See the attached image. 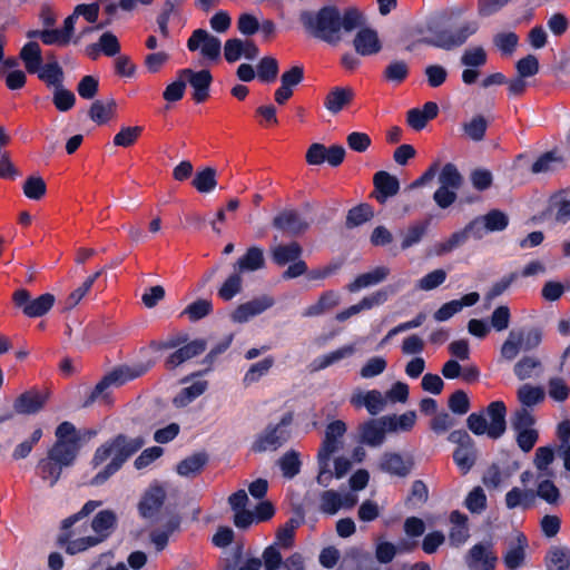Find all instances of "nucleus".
I'll list each match as a JSON object with an SVG mask.
<instances>
[{"label":"nucleus","instance_id":"nucleus-1","mask_svg":"<svg viewBox=\"0 0 570 570\" xmlns=\"http://www.w3.org/2000/svg\"><path fill=\"white\" fill-rule=\"evenodd\" d=\"M299 21L309 36L335 46L342 40V30L351 32L357 29L365 23V17L355 7L341 13L337 7L326 6L317 11H302Z\"/></svg>","mask_w":570,"mask_h":570},{"label":"nucleus","instance_id":"nucleus-2","mask_svg":"<svg viewBox=\"0 0 570 570\" xmlns=\"http://www.w3.org/2000/svg\"><path fill=\"white\" fill-rule=\"evenodd\" d=\"M145 444L146 439L141 434L128 435L126 433H118L105 441L96 449L91 464L94 468H97L108 459H110V461L92 478L91 484L100 485L106 482L111 475L118 472L132 455L139 452Z\"/></svg>","mask_w":570,"mask_h":570},{"label":"nucleus","instance_id":"nucleus-3","mask_svg":"<svg viewBox=\"0 0 570 570\" xmlns=\"http://www.w3.org/2000/svg\"><path fill=\"white\" fill-rule=\"evenodd\" d=\"M55 435V444L37 464V474L50 487L58 482L62 470L71 466L78 456L76 426L71 422L60 423Z\"/></svg>","mask_w":570,"mask_h":570},{"label":"nucleus","instance_id":"nucleus-4","mask_svg":"<svg viewBox=\"0 0 570 570\" xmlns=\"http://www.w3.org/2000/svg\"><path fill=\"white\" fill-rule=\"evenodd\" d=\"M117 523V517L111 510H102L98 512L91 521V529L94 535H88L86 539L76 541L70 547L72 552H83L92 547L105 541L114 531Z\"/></svg>","mask_w":570,"mask_h":570},{"label":"nucleus","instance_id":"nucleus-5","mask_svg":"<svg viewBox=\"0 0 570 570\" xmlns=\"http://www.w3.org/2000/svg\"><path fill=\"white\" fill-rule=\"evenodd\" d=\"M534 424L535 417L528 409H518L511 419L517 444L525 453L534 448L539 439V432L534 429Z\"/></svg>","mask_w":570,"mask_h":570},{"label":"nucleus","instance_id":"nucleus-6","mask_svg":"<svg viewBox=\"0 0 570 570\" xmlns=\"http://www.w3.org/2000/svg\"><path fill=\"white\" fill-rule=\"evenodd\" d=\"M479 29V23L475 20L466 21L454 30H441L435 32L432 37H426L421 40L422 43L451 50L455 47L462 46L472 35Z\"/></svg>","mask_w":570,"mask_h":570},{"label":"nucleus","instance_id":"nucleus-7","mask_svg":"<svg viewBox=\"0 0 570 570\" xmlns=\"http://www.w3.org/2000/svg\"><path fill=\"white\" fill-rule=\"evenodd\" d=\"M145 372L146 370L141 366L135 368L129 366H119L112 370L96 384L86 404H90L98 399H106L108 396V390L110 387L121 386L128 381L139 377Z\"/></svg>","mask_w":570,"mask_h":570},{"label":"nucleus","instance_id":"nucleus-8","mask_svg":"<svg viewBox=\"0 0 570 570\" xmlns=\"http://www.w3.org/2000/svg\"><path fill=\"white\" fill-rule=\"evenodd\" d=\"M292 422L293 413L288 412L282 417L278 424L268 425L254 442L253 450L255 452L277 450L284 442L287 441L289 436L287 428L292 424Z\"/></svg>","mask_w":570,"mask_h":570},{"label":"nucleus","instance_id":"nucleus-9","mask_svg":"<svg viewBox=\"0 0 570 570\" xmlns=\"http://www.w3.org/2000/svg\"><path fill=\"white\" fill-rule=\"evenodd\" d=\"M12 301L17 307L22 309L26 316L40 317L52 308L55 296L46 293L31 299L30 293L24 288H20L13 293Z\"/></svg>","mask_w":570,"mask_h":570},{"label":"nucleus","instance_id":"nucleus-10","mask_svg":"<svg viewBox=\"0 0 570 570\" xmlns=\"http://www.w3.org/2000/svg\"><path fill=\"white\" fill-rule=\"evenodd\" d=\"M509 225V216L500 209H491L485 215L475 217L469 223L472 238L481 239L487 233L502 232Z\"/></svg>","mask_w":570,"mask_h":570},{"label":"nucleus","instance_id":"nucleus-11","mask_svg":"<svg viewBox=\"0 0 570 570\" xmlns=\"http://www.w3.org/2000/svg\"><path fill=\"white\" fill-rule=\"evenodd\" d=\"M262 560L265 570H305L304 558L299 552H294L283 559L276 546L265 548Z\"/></svg>","mask_w":570,"mask_h":570},{"label":"nucleus","instance_id":"nucleus-12","mask_svg":"<svg viewBox=\"0 0 570 570\" xmlns=\"http://www.w3.org/2000/svg\"><path fill=\"white\" fill-rule=\"evenodd\" d=\"M187 48L190 51L200 49L204 58L216 60L220 56L222 43L217 37L210 35L207 30L196 29L187 41Z\"/></svg>","mask_w":570,"mask_h":570},{"label":"nucleus","instance_id":"nucleus-13","mask_svg":"<svg viewBox=\"0 0 570 570\" xmlns=\"http://www.w3.org/2000/svg\"><path fill=\"white\" fill-rule=\"evenodd\" d=\"M498 556L492 543H476L468 552L465 563L470 570H494Z\"/></svg>","mask_w":570,"mask_h":570},{"label":"nucleus","instance_id":"nucleus-14","mask_svg":"<svg viewBox=\"0 0 570 570\" xmlns=\"http://www.w3.org/2000/svg\"><path fill=\"white\" fill-rule=\"evenodd\" d=\"M178 77L184 78L194 89L193 100L197 104L206 101L209 97V87L213 81L209 70L195 71L186 68L178 71Z\"/></svg>","mask_w":570,"mask_h":570},{"label":"nucleus","instance_id":"nucleus-15","mask_svg":"<svg viewBox=\"0 0 570 570\" xmlns=\"http://www.w3.org/2000/svg\"><path fill=\"white\" fill-rule=\"evenodd\" d=\"M387 432L385 416L371 419L358 425L360 442L372 448L381 446Z\"/></svg>","mask_w":570,"mask_h":570},{"label":"nucleus","instance_id":"nucleus-16","mask_svg":"<svg viewBox=\"0 0 570 570\" xmlns=\"http://www.w3.org/2000/svg\"><path fill=\"white\" fill-rule=\"evenodd\" d=\"M358 28L360 29L353 39V46L356 53L363 57H368L381 52L383 43L380 39L379 32L373 28L365 27V23Z\"/></svg>","mask_w":570,"mask_h":570},{"label":"nucleus","instance_id":"nucleus-17","mask_svg":"<svg viewBox=\"0 0 570 570\" xmlns=\"http://www.w3.org/2000/svg\"><path fill=\"white\" fill-rule=\"evenodd\" d=\"M275 304V299L269 295L255 297L246 303L238 305L232 313L230 318L235 323H245L250 317L262 314Z\"/></svg>","mask_w":570,"mask_h":570},{"label":"nucleus","instance_id":"nucleus-18","mask_svg":"<svg viewBox=\"0 0 570 570\" xmlns=\"http://www.w3.org/2000/svg\"><path fill=\"white\" fill-rule=\"evenodd\" d=\"M166 499V490L159 483L155 482L145 491L138 504L141 517L153 518L161 509Z\"/></svg>","mask_w":570,"mask_h":570},{"label":"nucleus","instance_id":"nucleus-19","mask_svg":"<svg viewBox=\"0 0 570 570\" xmlns=\"http://www.w3.org/2000/svg\"><path fill=\"white\" fill-rule=\"evenodd\" d=\"M528 539L524 534L519 533L515 539L508 542L505 552L503 553V563L508 570H518L525 563Z\"/></svg>","mask_w":570,"mask_h":570},{"label":"nucleus","instance_id":"nucleus-20","mask_svg":"<svg viewBox=\"0 0 570 570\" xmlns=\"http://www.w3.org/2000/svg\"><path fill=\"white\" fill-rule=\"evenodd\" d=\"M207 344L205 340H194L168 355L165 360V367L167 370H174L186 361L204 353Z\"/></svg>","mask_w":570,"mask_h":570},{"label":"nucleus","instance_id":"nucleus-21","mask_svg":"<svg viewBox=\"0 0 570 570\" xmlns=\"http://www.w3.org/2000/svg\"><path fill=\"white\" fill-rule=\"evenodd\" d=\"M355 98L352 87H333L324 98V107L333 115H337L348 107Z\"/></svg>","mask_w":570,"mask_h":570},{"label":"nucleus","instance_id":"nucleus-22","mask_svg":"<svg viewBox=\"0 0 570 570\" xmlns=\"http://www.w3.org/2000/svg\"><path fill=\"white\" fill-rule=\"evenodd\" d=\"M351 404L355 407L364 406L371 415H376L385 409L387 399L381 391L371 390L353 394Z\"/></svg>","mask_w":570,"mask_h":570},{"label":"nucleus","instance_id":"nucleus-23","mask_svg":"<svg viewBox=\"0 0 570 570\" xmlns=\"http://www.w3.org/2000/svg\"><path fill=\"white\" fill-rule=\"evenodd\" d=\"M490 422L489 438L497 440L503 435L507 429V406L502 401L491 402L485 410Z\"/></svg>","mask_w":570,"mask_h":570},{"label":"nucleus","instance_id":"nucleus-24","mask_svg":"<svg viewBox=\"0 0 570 570\" xmlns=\"http://www.w3.org/2000/svg\"><path fill=\"white\" fill-rule=\"evenodd\" d=\"M412 465L413 462L410 459L405 460L395 452H385L380 460L379 468L382 472L404 478L411 472Z\"/></svg>","mask_w":570,"mask_h":570},{"label":"nucleus","instance_id":"nucleus-25","mask_svg":"<svg viewBox=\"0 0 570 570\" xmlns=\"http://www.w3.org/2000/svg\"><path fill=\"white\" fill-rule=\"evenodd\" d=\"M87 521L72 522L68 527H65V520L62 521L60 533L57 537V544L65 548L68 554H77L78 552L70 551V547L73 542L86 539Z\"/></svg>","mask_w":570,"mask_h":570},{"label":"nucleus","instance_id":"nucleus-26","mask_svg":"<svg viewBox=\"0 0 570 570\" xmlns=\"http://www.w3.org/2000/svg\"><path fill=\"white\" fill-rule=\"evenodd\" d=\"M273 226L285 234L298 235L307 229V223L295 210H284L273 219Z\"/></svg>","mask_w":570,"mask_h":570},{"label":"nucleus","instance_id":"nucleus-27","mask_svg":"<svg viewBox=\"0 0 570 570\" xmlns=\"http://www.w3.org/2000/svg\"><path fill=\"white\" fill-rule=\"evenodd\" d=\"M341 304V296L340 294L334 289H328L323 292L318 299L306 307L302 315L304 317H316L324 315L331 311H333L335 307H337Z\"/></svg>","mask_w":570,"mask_h":570},{"label":"nucleus","instance_id":"nucleus-28","mask_svg":"<svg viewBox=\"0 0 570 570\" xmlns=\"http://www.w3.org/2000/svg\"><path fill=\"white\" fill-rule=\"evenodd\" d=\"M546 215L561 224L570 220V197L566 190H560L550 197Z\"/></svg>","mask_w":570,"mask_h":570},{"label":"nucleus","instance_id":"nucleus-29","mask_svg":"<svg viewBox=\"0 0 570 570\" xmlns=\"http://www.w3.org/2000/svg\"><path fill=\"white\" fill-rule=\"evenodd\" d=\"M373 184L377 191L376 200L381 204L385 203L389 197L399 193L400 183L395 176L387 171H377L373 177Z\"/></svg>","mask_w":570,"mask_h":570},{"label":"nucleus","instance_id":"nucleus-30","mask_svg":"<svg viewBox=\"0 0 570 570\" xmlns=\"http://www.w3.org/2000/svg\"><path fill=\"white\" fill-rule=\"evenodd\" d=\"M480 299L476 292L465 294L461 299H453L443 304L435 313L434 318L438 322H444L451 318L454 314L459 313L464 306H473Z\"/></svg>","mask_w":570,"mask_h":570},{"label":"nucleus","instance_id":"nucleus-31","mask_svg":"<svg viewBox=\"0 0 570 570\" xmlns=\"http://www.w3.org/2000/svg\"><path fill=\"white\" fill-rule=\"evenodd\" d=\"M504 501L510 510L517 508L529 510L535 505L537 494L532 489L514 487L505 494Z\"/></svg>","mask_w":570,"mask_h":570},{"label":"nucleus","instance_id":"nucleus-32","mask_svg":"<svg viewBox=\"0 0 570 570\" xmlns=\"http://www.w3.org/2000/svg\"><path fill=\"white\" fill-rule=\"evenodd\" d=\"M390 274V268L385 266L375 267L368 273L358 275L354 282L350 283L346 288L351 293L358 292L362 288L376 285L383 282Z\"/></svg>","mask_w":570,"mask_h":570},{"label":"nucleus","instance_id":"nucleus-33","mask_svg":"<svg viewBox=\"0 0 570 570\" xmlns=\"http://www.w3.org/2000/svg\"><path fill=\"white\" fill-rule=\"evenodd\" d=\"M416 547H417V541H415V540L411 541V542L402 541V542H400L399 548L395 544H393L392 542L384 541L376 546L375 557L379 562L389 563L394 559L397 551L399 552H410V551L414 550Z\"/></svg>","mask_w":570,"mask_h":570},{"label":"nucleus","instance_id":"nucleus-34","mask_svg":"<svg viewBox=\"0 0 570 570\" xmlns=\"http://www.w3.org/2000/svg\"><path fill=\"white\" fill-rule=\"evenodd\" d=\"M19 58L23 61L26 70L33 75L42 65L41 48L38 42L29 41L20 50Z\"/></svg>","mask_w":570,"mask_h":570},{"label":"nucleus","instance_id":"nucleus-35","mask_svg":"<svg viewBox=\"0 0 570 570\" xmlns=\"http://www.w3.org/2000/svg\"><path fill=\"white\" fill-rule=\"evenodd\" d=\"M566 167L564 158L557 151L551 150L541 155L531 166L533 174L556 171Z\"/></svg>","mask_w":570,"mask_h":570},{"label":"nucleus","instance_id":"nucleus-36","mask_svg":"<svg viewBox=\"0 0 570 570\" xmlns=\"http://www.w3.org/2000/svg\"><path fill=\"white\" fill-rule=\"evenodd\" d=\"M517 399L521 404L520 409H528L542 403L546 399V392L542 386L523 384L517 391Z\"/></svg>","mask_w":570,"mask_h":570},{"label":"nucleus","instance_id":"nucleus-37","mask_svg":"<svg viewBox=\"0 0 570 570\" xmlns=\"http://www.w3.org/2000/svg\"><path fill=\"white\" fill-rule=\"evenodd\" d=\"M265 265V258L263 249L257 246H252L247 249L236 263L235 268L242 272H254L263 268Z\"/></svg>","mask_w":570,"mask_h":570},{"label":"nucleus","instance_id":"nucleus-38","mask_svg":"<svg viewBox=\"0 0 570 570\" xmlns=\"http://www.w3.org/2000/svg\"><path fill=\"white\" fill-rule=\"evenodd\" d=\"M45 397L35 391L21 394L14 402V410L21 414H32L41 410L45 405Z\"/></svg>","mask_w":570,"mask_h":570},{"label":"nucleus","instance_id":"nucleus-39","mask_svg":"<svg viewBox=\"0 0 570 570\" xmlns=\"http://www.w3.org/2000/svg\"><path fill=\"white\" fill-rule=\"evenodd\" d=\"M302 255V247L297 242L277 245L272 249V258L278 266L295 262Z\"/></svg>","mask_w":570,"mask_h":570},{"label":"nucleus","instance_id":"nucleus-40","mask_svg":"<svg viewBox=\"0 0 570 570\" xmlns=\"http://www.w3.org/2000/svg\"><path fill=\"white\" fill-rule=\"evenodd\" d=\"M116 108L117 105L114 99L96 100L90 107L89 117L96 124L104 125L116 116Z\"/></svg>","mask_w":570,"mask_h":570},{"label":"nucleus","instance_id":"nucleus-41","mask_svg":"<svg viewBox=\"0 0 570 570\" xmlns=\"http://www.w3.org/2000/svg\"><path fill=\"white\" fill-rule=\"evenodd\" d=\"M355 353L354 345L342 346L328 354L315 358L312 363V371L317 372L324 370L345 357H350Z\"/></svg>","mask_w":570,"mask_h":570},{"label":"nucleus","instance_id":"nucleus-42","mask_svg":"<svg viewBox=\"0 0 570 570\" xmlns=\"http://www.w3.org/2000/svg\"><path fill=\"white\" fill-rule=\"evenodd\" d=\"M208 387V382L205 380L195 381L191 385L184 387L180 392L174 397V404L177 407L187 406L198 396H200Z\"/></svg>","mask_w":570,"mask_h":570},{"label":"nucleus","instance_id":"nucleus-43","mask_svg":"<svg viewBox=\"0 0 570 570\" xmlns=\"http://www.w3.org/2000/svg\"><path fill=\"white\" fill-rule=\"evenodd\" d=\"M523 340L524 331H511L501 346V357L505 361L514 360L522 350Z\"/></svg>","mask_w":570,"mask_h":570},{"label":"nucleus","instance_id":"nucleus-44","mask_svg":"<svg viewBox=\"0 0 570 570\" xmlns=\"http://www.w3.org/2000/svg\"><path fill=\"white\" fill-rule=\"evenodd\" d=\"M299 527V521L296 519L287 520L283 525H281L276 531V542L273 546H276L278 550L282 549H291L295 542V532Z\"/></svg>","mask_w":570,"mask_h":570},{"label":"nucleus","instance_id":"nucleus-45","mask_svg":"<svg viewBox=\"0 0 570 570\" xmlns=\"http://www.w3.org/2000/svg\"><path fill=\"white\" fill-rule=\"evenodd\" d=\"M470 237L472 230H469V224L461 230L453 233L448 239L435 245V254L442 256L463 245Z\"/></svg>","mask_w":570,"mask_h":570},{"label":"nucleus","instance_id":"nucleus-46","mask_svg":"<svg viewBox=\"0 0 570 570\" xmlns=\"http://www.w3.org/2000/svg\"><path fill=\"white\" fill-rule=\"evenodd\" d=\"M541 361L534 356H523L520 358L513 367L514 375L520 380L524 381L541 371Z\"/></svg>","mask_w":570,"mask_h":570},{"label":"nucleus","instance_id":"nucleus-47","mask_svg":"<svg viewBox=\"0 0 570 570\" xmlns=\"http://www.w3.org/2000/svg\"><path fill=\"white\" fill-rule=\"evenodd\" d=\"M179 520L170 519L164 529H155L150 532V541L157 551H163L168 544L169 537L179 528Z\"/></svg>","mask_w":570,"mask_h":570},{"label":"nucleus","instance_id":"nucleus-48","mask_svg":"<svg viewBox=\"0 0 570 570\" xmlns=\"http://www.w3.org/2000/svg\"><path fill=\"white\" fill-rule=\"evenodd\" d=\"M386 423H387V430L390 433L399 432V431H411L415 424L416 421V414L414 411L405 412L401 415H384Z\"/></svg>","mask_w":570,"mask_h":570},{"label":"nucleus","instance_id":"nucleus-49","mask_svg":"<svg viewBox=\"0 0 570 570\" xmlns=\"http://www.w3.org/2000/svg\"><path fill=\"white\" fill-rule=\"evenodd\" d=\"M191 185L197 191L203 194L213 191L217 185L216 169L206 167L197 171Z\"/></svg>","mask_w":570,"mask_h":570},{"label":"nucleus","instance_id":"nucleus-50","mask_svg":"<svg viewBox=\"0 0 570 570\" xmlns=\"http://www.w3.org/2000/svg\"><path fill=\"white\" fill-rule=\"evenodd\" d=\"M207 462V455L204 453L193 454L177 465L178 474L183 476H194L203 470Z\"/></svg>","mask_w":570,"mask_h":570},{"label":"nucleus","instance_id":"nucleus-51","mask_svg":"<svg viewBox=\"0 0 570 570\" xmlns=\"http://www.w3.org/2000/svg\"><path fill=\"white\" fill-rule=\"evenodd\" d=\"M488 121L482 115H475L469 121H465L462 125V129L466 137H469L473 141H481L485 137V132L488 129Z\"/></svg>","mask_w":570,"mask_h":570},{"label":"nucleus","instance_id":"nucleus-52","mask_svg":"<svg viewBox=\"0 0 570 570\" xmlns=\"http://www.w3.org/2000/svg\"><path fill=\"white\" fill-rule=\"evenodd\" d=\"M439 183L441 187L458 190L463 184V177L454 164L448 163L441 169Z\"/></svg>","mask_w":570,"mask_h":570},{"label":"nucleus","instance_id":"nucleus-53","mask_svg":"<svg viewBox=\"0 0 570 570\" xmlns=\"http://www.w3.org/2000/svg\"><path fill=\"white\" fill-rule=\"evenodd\" d=\"M213 312V303L206 298H199L189 305L181 312V316H187L190 322H197Z\"/></svg>","mask_w":570,"mask_h":570},{"label":"nucleus","instance_id":"nucleus-54","mask_svg":"<svg viewBox=\"0 0 570 570\" xmlns=\"http://www.w3.org/2000/svg\"><path fill=\"white\" fill-rule=\"evenodd\" d=\"M428 227H429L428 220L415 222V223L411 224L407 227L406 232L404 233V236H403V239L401 243V248L407 249V248L419 244L422 240V238L424 237V235L426 234Z\"/></svg>","mask_w":570,"mask_h":570},{"label":"nucleus","instance_id":"nucleus-55","mask_svg":"<svg viewBox=\"0 0 570 570\" xmlns=\"http://www.w3.org/2000/svg\"><path fill=\"white\" fill-rule=\"evenodd\" d=\"M410 73L409 65L403 60L391 61L383 71V78L389 82L402 83Z\"/></svg>","mask_w":570,"mask_h":570},{"label":"nucleus","instance_id":"nucleus-56","mask_svg":"<svg viewBox=\"0 0 570 570\" xmlns=\"http://www.w3.org/2000/svg\"><path fill=\"white\" fill-rule=\"evenodd\" d=\"M475 459L476 455L473 445L458 446L453 452V460L463 475L472 469Z\"/></svg>","mask_w":570,"mask_h":570},{"label":"nucleus","instance_id":"nucleus-57","mask_svg":"<svg viewBox=\"0 0 570 570\" xmlns=\"http://www.w3.org/2000/svg\"><path fill=\"white\" fill-rule=\"evenodd\" d=\"M274 365V357L267 356L264 360L250 365L245 373L243 382L245 385H250L257 382L262 376L266 375Z\"/></svg>","mask_w":570,"mask_h":570},{"label":"nucleus","instance_id":"nucleus-58","mask_svg":"<svg viewBox=\"0 0 570 570\" xmlns=\"http://www.w3.org/2000/svg\"><path fill=\"white\" fill-rule=\"evenodd\" d=\"M541 474L537 478V498H540L549 504H557L560 499V491L556 484L548 479L540 480Z\"/></svg>","mask_w":570,"mask_h":570},{"label":"nucleus","instance_id":"nucleus-59","mask_svg":"<svg viewBox=\"0 0 570 570\" xmlns=\"http://www.w3.org/2000/svg\"><path fill=\"white\" fill-rule=\"evenodd\" d=\"M243 278L240 273L236 271L233 273L219 287L218 297L225 302L230 301L235 295L242 291Z\"/></svg>","mask_w":570,"mask_h":570},{"label":"nucleus","instance_id":"nucleus-60","mask_svg":"<svg viewBox=\"0 0 570 570\" xmlns=\"http://www.w3.org/2000/svg\"><path fill=\"white\" fill-rule=\"evenodd\" d=\"M38 78L46 82L48 86H59L62 81V69L57 61L41 65L38 72Z\"/></svg>","mask_w":570,"mask_h":570},{"label":"nucleus","instance_id":"nucleus-61","mask_svg":"<svg viewBox=\"0 0 570 570\" xmlns=\"http://www.w3.org/2000/svg\"><path fill=\"white\" fill-rule=\"evenodd\" d=\"M142 127H122L114 137V145L117 147L128 148L136 144L142 134Z\"/></svg>","mask_w":570,"mask_h":570},{"label":"nucleus","instance_id":"nucleus-62","mask_svg":"<svg viewBox=\"0 0 570 570\" xmlns=\"http://www.w3.org/2000/svg\"><path fill=\"white\" fill-rule=\"evenodd\" d=\"M278 73V62L273 57H264L257 65V77L262 82H273Z\"/></svg>","mask_w":570,"mask_h":570},{"label":"nucleus","instance_id":"nucleus-63","mask_svg":"<svg viewBox=\"0 0 570 570\" xmlns=\"http://www.w3.org/2000/svg\"><path fill=\"white\" fill-rule=\"evenodd\" d=\"M343 507L342 495L334 491L327 490L321 494L320 510L326 514H335Z\"/></svg>","mask_w":570,"mask_h":570},{"label":"nucleus","instance_id":"nucleus-64","mask_svg":"<svg viewBox=\"0 0 570 570\" xmlns=\"http://www.w3.org/2000/svg\"><path fill=\"white\" fill-rule=\"evenodd\" d=\"M22 189L29 199L39 200L46 195L47 186L41 177L30 176L26 179Z\"/></svg>","mask_w":570,"mask_h":570}]
</instances>
